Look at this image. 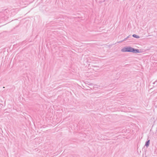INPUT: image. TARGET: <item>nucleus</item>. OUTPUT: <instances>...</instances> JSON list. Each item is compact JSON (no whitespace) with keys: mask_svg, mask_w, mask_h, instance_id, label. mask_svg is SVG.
I'll list each match as a JSON object with an SVG mask.
<instances>
[{"mask_svg":"<svg viewBox=\"0 0 157 157\" xmlns=\"http://www.w3.org/2000/svg\"><path fill=\"white\" fill-rule=\"evenodd\" d=\"M150 140H147L145 143V146H146L147 147L149 146L150 144Z\"/></svg>","mask_w":157,"mask_h":157,"instance_id":"f03ea898","label":"nucleus"},{"mask_svg":"<svg viewBox=\"0 0 157 157\" xmlns=\"http://www.w3.org/2000/svg\"><path fill=\"white\" fill-rule=\"evenodd\" d=\"M121 51L122 52H131L134 53L140 52L139 49H135L129 46L124 47Z\"/></svg>","mask_w":157,"mask_h":157,"instance_id":"f257e3e1","label":"nucleus"},{"mask_svg":"<svg viewBox=\"0 0 157 157\" xmlns=\"http://www.w3.org/2000/svg\"><path fill=\"white\" fill-rule=\"evenodd\" d=\"M130 35H129L126 38H125V39H124L123 40L121 41H120L119 42V43H121V42H123V41H126L127 39H128V38H129L130 37Z\"/></svg>","mask_w":157,"mask_h":157,"instance_id":"7ed1b4c3","label":"nucleus"},{"mask_svg":"<svg viewBox=\"0 0 157 157\" xmlns=\"http://www.w3.org/2000/svg\"><path fill=\"white\" fill-rule=\"evenodd\" d=\"M3 88H5V87H4H4H3Z\"/></svg>","mask_w":157,"mask_h":157,"instance_id":"423d86ee","label":"nucleus"},{"mask_svg":"<svg viewBox=\"0 0 157 157\" xmlns=\"http://www.w3.org/2000/svg\"><path fill=\"white\" fill-rule=\"evenodd\" d=\"M132 36L136 38H138L140 37L139 36L135 34H133Z\"/></svg>","mask_w":157,"mask_h":157,"instance_id":"20e7f679","label":"nucleus"},{"mask_svg":"<svg viewBox=\"0 0 157 157\" xmlns=\"http://www.w3.org/2000/svg\"><path fill=\"white\" fill-rule=\"evenodd\" d=\"M94 67H97V66H94Z\"/></svg>","mask_w":157,"mask_h":157,"instance_id":"0eeeda50","label":"nucleus"},{"mask_svg":"<svg viewBox=\"0 0 157 157\" xmlns=\"http://www.w3.org/2000/svg\"><path fill=\"white\" fill-rule=\"evenodd\" d=\"M157 82L156 81H155V82H154L153 83V84H155Z\"/></svg>","mask_w":157,"mask_h":157,"instance_id":"39448f33","label":"nucleus"}]
</instances>
